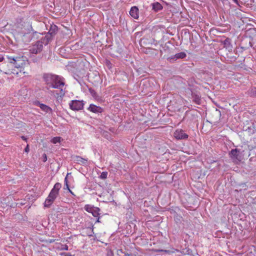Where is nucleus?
<instances>
[{
    "instance_id": "nucleus-19",
    "label": "nucleus",
    "mask_w": 256,
    "mask_h": 256,
    "mask_svg": "<svg viewBox=\"0 0 256 256\" xmlns=\"http://www.w3.org/2000/svg\"><path fill=\"white\" fill-rule=\"evenodd\" d=\"M16 24L17 25V27L22 28V26H24L26 24L24 22V18L22 16H19L16 18Z\"/></svg>"
},
{
    "instance_id": "nucleus-21",
    "label": "nucleus",
    "mask_w": 256,
    "mask_h": 256,
    "mask_svg": "<svg viewBox=\"0 0 256 256\" xmlns=\"http://www.w3.org/2000/svg\"><path fill=\"white\" fill-rule=\"evenodd\" d=\"M100 209L98 207H96L94 209L92 210V212L91 214L94 217H98L100 214Z\"/></svg>"
},
{
    "instance_id": "nucleus-9",
    "label": "nucleus",
    "mask_w": 256,
    "mask_h": 256,
    "mask_svg": "<svg viewBox=\"0 0 256 256\" xmlns=\"http://www.w3.org/2000/svg\"><path fill=\"white\" fill-rule=\"evenodd\" d=\"M62 88L63 87H60V88H58L60 90V92H58L57 90H50L49 93L52 96H54L57 99V100H62V97L65 94V90Z\"/></svg>"
},
{
    "instance_id": "nucleus-15",
    "label": "nucleus",
    "mask_w": 256,
    "mask_h": 256,
    "mask_svg": "<svg viewBox=\"0 0 256 256\" xmlns=\"http://www.w3.org/2000/svg\"><path fill=\"white\" fill-rule=\"evenodd\" d=\"M38 106H39L42 110L46 113H52V108L45 104H41L40 102H38Z\"/></svg>"
},
{
    "instance_id": "nucleus-27",
    "label": "nucleus",
    "mask_w": 256,
    "mask_h": 256,
    "mask_svg": "<svg viewBox=\"0 0 256 256\" xmlns=\"http://www.w3.org/2000/svg\"><path fill=\"white\" fill-rule=\"evenodd\" d=\"M250 96H256V88H252L249 92Z\"/></svg>"
},
{
    "instance_id": "nucleus-42",
    "label": "nucleus",
    "mask_w": 256,
    "mask_h": 256,
    "mask_svg": "<svg viewBox=\"0 0 256 256\" xmlns=\"http://www.w3.org/2000/svg\"><path fill=\"white\" fill-rule=\"evenodd\" d=\"M21 138L23 140H26V138L24 136H22Z\"/></svg>"
},
{
    "instance_id": "nucleus-24",
    "label": "nucleus",
    "mask_w": 256,
    "mask_h": 256,
    "mask_svg": "<svg viewBox=\"0 0 256 256\" xmlns=\"http://www.w3.org/2000/svg\"><path fill=\"white\" fill-rule=\"evenodd\" d=\"M88 91L90 94L94 98H96L98 96L95 90L92 88H88Z\"/></svg>"
},
{
    "instance_id": "nucleus-45",
    "label": "nucleus",
    "mask_w": 256,
    "mask_h": 256,
    "mask_svg": "<svg viewBox=\"0 0 256 256\" xmlns=\"http://www.w3.org/2000/svg\"><path fill=\"white\" fill-rule=\"evenodd\" d=\"M251 154H252V153H251V152H250V153L249 154H248V156H250L251 155Z\"/></svg>"
},
{
    "instance_id": "nucleus-33",
    "label": "nucleus",
    "mask_w": 256,
    "mask_h": 256,
    "mask_svg": "<svg viewBox=\"0 0 256 256\" xmlns=\"http://www.w3.org/2000/svg\"><path fill=\"white\" fill-rule=\"evenodd\" d=\"M124 256H136L135 254H128L127 252H124Z\"/></svg>"
},
{
    "instance_id": "nucleus-43",
    "label": "nucleus",
    "mask_w": 256,
    "mask_h": 256,
    "mask_svg": "<svg viewBox=\"0 0 256 256\" xmlns=\"http://www.w3.org/2000/svg\"><path fill=\"white\" fill-rule=\"evenodd\" d=\"M4 58L3 57H2V58H0V62L2 61V60H4Z\"/></svg>"
},
{
    "instance_id": "nucleus-37",
    "label": "nucleus",
    "mask_w": 256,
    "mask_h": 256,
    "mask_svg": "<svg viewBox=\"0 0 256 256\" xmlns=\"http://www.w3.org/2000/svg\"><path fill=\"white\" fill-rule=\"evenodd\" d=\"M30 150L28 145V144L24 148V152H28Z\"/></svg>"
},
{
    "instance_id": "nucleus-16",
    "label": "nucleus",
    "mask_w": 256,
    "mask_h": 256,
    "mask_svg": "<svg viewBox=\"0 0 256 256\" xmlns=\"http://www.w3.org/2000/svg\"><path fill=\"white\" fill-rule=\"evenodd\" d=\"M74 160L76 161V163L78 164L83 166L87 165L88 163V159L82 158L80 156H76Z\"/></svg>"
},
{
    "instance_id": "nucleus-39",
    "label": "nucleus",
    "mask_w": 256,
    "mask_h": 256,
    "mask_svg": "<svg viewBox=\"0 0 256 256\" xmlns=\"http://www.w3.org/2000/svg\"><path fill=\"white\" fill-rule=\"evenodd\" d=\"M98 218L96 222H100V217L98 216V217H97Z\"/></svg>"
},
{
    "instance_id": "nucleus-29",
    "label": "nucleus",
    "mask_w": 256,
    "mask_h": 256,
    "mask_svg": "<svg viewBox=\"0 0 256 256\" xmlns=\"http://www.w3.org/2000/svg\"><path fill=\"white\" fill-rule=\"evenodd\" d=\"M228 58L229 59L228 60L230 61V63H232L236 62L238 58L236 56H230Z\"/></svg>"
},
{
    "instance_id": "nucleus-31",
    "label": "nucleus",
    "mask_w": 256,
    "mask_h": 256,
    "mask_svg": "<svg viewBox=\"0 0 256 256\" xmlns=\"http://www.w3.org/2000/svg\"><path fill=\"white\" fill-rule=\"evenodd\" d=\"M106 256H114V254L111 250H108L106 253Z\"/></svg>"
},
{
    "instance_id": "nucleus-8",
    "label": "nucleus",
    "mask_w": 256,
    "mask_h": 256,
    "mask_svg": "<svg viewBox=\"0 0 256 256\" xmlns=\"http://www.w3.org/2000/svg\"><path fill=\"white\" fill-rule=\"evenodd\" d=\"M28 26H29V28H28V32H26L24 30H22V32L23 34L22 35V40L26 42H30L32 38H31V36L32 34L30 33L32 32V33L36 34V32H34L32 30V28L31 25H30L28 24Z\"/></svg>"
},
{
    "instance_id": "nucleus-7",
    "label": "nucleus",
    "mask_w": 256,
    "mask_h": 256,
    "mask_svg": "<svg viewBox=\"0 0 256 256\" xmlns=\"http://www.w3.org/2000/svg\"><path fill=\"white\" fill-rule=\"evenodd\" d=\"M58 32V27L55 24H51L48 34L43 37L46 40V43L49 42Z\"/></svg>"
},
{
    "instance_id": "nucleus-25",
    "label": "nucleus",
    "mask_w": 256,
    "mask_h": 256,
    "mask_svg": "<svg viewBox=\"0 0 256 256\" xmlns=\"http://www.w3.org/2000/svg\"><path fill=\"white\" fill-rule=\"evenodd\" d=\"M70 174L71 173H68L66 174V176L64 178V190H69V188H70L69 185L68 184V174Z\"/></svg>"
},
{
    "instance_id": "nucleus-40",
    "label": "nucleus",
    "mask_w": 256,
    "mask_h": 256,
    "mask_svg": "<svg viewBox=\"0 0 256 256\" xmlns=\"http://www.w3.org/2000/svg\"><path fill=\"white\" fill-rule=\"evenodd\" d=\"M68 190L69 192H70L72 195L75 196L74 192L70 190V188H69V190Z\"/></svg>"
},
{
    "instance_id": "nucleus-3",
    "label": "nucleus",
    "mask_w": 256,
    "mask_h": 256,
    "mask_svg": "<svg viewBox=\"0 0 256 256\" xmlns=\"http://www.w3.org/2000/svg\"><path fill=\"white\" fill-rule=\"evenodd\" d=\"M244 152V150L240 148L232 149L228 152V156L234 162L238 164L242 160Z\"/></svg>"
},
{
    "instance_id": "nucleus-41",
    "label": "nucleus",
    "mask_w": 256,
    "mask_h": 256,
    "mask_svg": "<svg viewBox=\"0 0 256 256\" xmlns=\"http://www.w3.org/2000/svg\"><path fill=\"white\" fill-rule=\"evenodd\" d=\"M234 3L237 4L238 5H239L238 0H232Z\"/></svg>"
},
{
    "instance_id": "nucleus-26",
    "label": "nucleus",
    "mask_w": 256,
    "mask_h": 256,
    "mask_svg": "<svg viewBox=\"0 0 256 256\" xmlns=\"http://www.w3.org/2000/svg\"><path fill=\"white\" fill-rule=\"evenodd\" d=\"M61 138L60 136H56L53 138L51 142L54 144H56L58 142H60Z\"/></svg>"
},
{
    "instance_id": "nucleus-46",
    "label": "nucleus",
    "mask_w": 256,
    "mask_h": 256,
    "mask_svg": "<svg viewBox=\"0 0 256 256\" xmlns=\"http://www.w3.org/2000/svg\"><path fill=\"white\" fill-rule=\"evenodd\" d=\"M220 115V112L219 111Z\"/></svg>"
},
{
    "instance_id": "nucleus-11",
    "label": "nucleus",
    "mask_w": 256,
    "mask_h": 256,
    "mask_svg": "<svg viewBox=\"0 0 256 256\" xmlns=\"http://www.w3.org/2000/svg\"><path fill=\"white\" fill-rule=\"evenodd\" d=\"M188 90L190 91L192 97L193 98V102L196 104H201V96L200 93L192 89Z\"/></svg>"
},
{
    "instance_id": "nucleus-4",
    "label": "nucleus",
    "mask_w": 256,
    "mask_h": 256,
    "mask_svg": "<svg viewBox=\"0 0 256 256\" xmlns=\"http://www.w3.org/2000/svg\"><path fill=\"white\" fill-rule=\"evenodd\" d=\"M48 42L46 43V40L42 38L40 40L36 42L34 44L29 46L28 50L31 54H38L40 53L43 49V44L47 45Z\"/></svg>"
},
{
    "instance_id": "nucleus-12",
    "label": "nucleus",
    "mask_w": 256,
    "mask_h": 256,
    "mask_svg": "<svg viewBox=\"0 0 256 256\" xmlns=\"http://www.w3.org/2000/svg\"><path fill=\"white\" fill-rule=\"evenodd\" d=\"M186 54L184 52H180L168 57V60L170 62H173L178 59L184 58L186 57Z\"/></svg>"
},
{
    "instance_id": "nucleus-6",
    "label": "nucleus",
    "mask_w": 256,
    "mask_h": 256,
    "mask_svg": "<svg viewBox=\"0 0 256 256\" xmlns=\"http://www.w3.org/2000/svg\"><path fill=\"white\" fill-rule=\"evenodd\" d=\"M84 105V100H72L69 103L70 108L74 111H78L83 109Z\"/></svg>"
},
{
    "instance_id": "nucleus-28",
    "label": "nucleus",
    "mask_w": 256,
    "mask_h": 256,
    "mask_svg": "<svg viewBox=\"0 0 256 256\" xmlns=\"http://www.w3.org/2000/svg\"><path fill=\"white\" fill-rule=\"evenodd\" d=\"M108 174V173L107 172H103L101 173L100 178L102 180L106 179L107 178Z\"/></svg>"
},
{
    "instance_id": "nucleus-17",
    "label": "nucleus",
    "mask_w": 256,
    "mask_h": 256,
    "mask_svg": "<svg viewBox=\"0 0 256 256\" xmlns=\"http://www.w3.org/2000/svg\"><path fill=\"white\" fill-rule=\"evenodd\" d=\"M152 10L155 12H158L163 8L162 5L158 2H154L151 4Z\"/></svg>"
},
{
    "instance_id": "nucleus-22",
    "label": "nucleus",
    "mask_w": 256,
    "mask_h": 256,
    "mask_svg": "<svg viewBox=\"0 0 256 256\" xmlns=\"http://www.w3.org/2000/svg\"><path fill=\"white\" fill-rule=\"evenodd\" d=\"M182 216L178 214L177 213H176L174 216V221L177 224H180L182 223Z\"/></svg>"
},
{
    "instance_id": "nucleus-14",
    "label": "nucleus",
    "mask_w": 256,
    "mask_h": 256,
    "mask_svg": "<svg viewBox=\"0 0 256 256\" xmlns=\"http://www.w3.org/2000/svg\"><path fill=\"white\" fill-rule=\"evenodd\" d=\"M88 110L96 114L101 113L103 111V109L101 107L96 106L93 104H90L88 108Z\"/></svg>"
},
{
    "instance_id": "nucleus-34",
    "label": "nucleus",
    "mask_w": 256,
    "mask_h": 256,
    "mask_svg": "<svg viewBox=\"0 0 256 256\" xmlns=\"http://www.w3.org/2000/svg\"><path fill=\"white\" fill-rule=\"evenodd\" d=\"M256 158L255 157V156H252L250 158L249 160L250 162H254V161H256Z\"/></svg>"
},
{
    "instance_id": "nucleus-44",
    "label": "nucleus",
    "mask_w": 256,
    "mask_h": 256,
    "mask_svg": "<svg viewBox=\"0 0 256 256\" xmlns=\"http://www.w3.org/2000/svg\"><path fill=\"white\" fill-rule=\"evenodd\" d=\"M67 256H71V254H67Z\"/></svg>"
},
{
    "instance_id": "nucleus-2",
    "label": "nucleus",
    "mask_w": 256,
    "mask_h": 256,
    "mask_svg": "<svg viewBox=\"0 0 256 256\" xmlns=\"http://www.w3.org/2000/svg\"><path fill=\"white\" fill-rule=\"evenodd\" d=\"M62 187V184L56 182L50 190L48 196L44 202V207L50 208L59 194V191Z\"/></svg>"
},
{
    "instance_id": "nucleus-1",
    "label": "nucleus",
    "mask_w": 256,
    "mask_h": 256,
    "mask_svg": "<svg viewBox=\"0 0 256 256\" xmlns=\"http://www.w3.org/2000/svg\"><path fill=\"white\" fill-rule=\"evenodd\" d=\"M42 79L45 84L47 85L46 88H58L64 87L65 84L64 78L58 75L44 73L42 74Z\"/></svg>"
},
{
    "instance_id": "nucleus-35",
    "label": "nucleus",
    "mask_w": 256,
    "mask_h": 256,
    "mask_svg": "<svg viewBox=\"0 0 256 256\" xmlns=\"http://www.w3.org/2000/svg\"><path fill=\"white\" fill-rule=\"evenodd\" d=\"M68 246L66 244H64V245L62 246V249L63 250H68Z\"/></svg>"
},
{
    "instance_id": "nucleus-13",
    "label": "nucleus",
    "mask_w": 256,
    "mask_h": 256,
    "mask_svg": "<svg viewBox=\"0 0 256 256\" xmlns=\"http://www.w3.org/2000/svg\"><path fill=\"white\" fill-rule=\"evenodd\" d=\"M130 14L134 19H138L139 17V10L137 6H132L130 11Z\"/></svg>"
},
{
    "instance_id": "nucleus-36",
    "label": "nucleus",
    "mask_w": 256,
    "mask_h": 256,
    "mask_svg": "<svg viewBox=\"0 0 256 256\" xmlns=\"http://www.w3.org/2000/svg\"><path fill=\"white\" fill-rule=\"evenodd\" d=\"M42 158H43V161L44 162H46V160H47V157H46V154H42Z\"/></svg>"
},
{
    "instance_id": "nucleus-38",
    "label": "nucleus",
    "mask_w": 256,
    "mask_h": 256,
    "mask_svg": "<svg viewBox=\"0 0 256 256\" xmlns=\"http://www.w3.org/2000/svg\"><path fill=\"white\" fill-rule=\"evenodd\" d=\"M240 186H242V187H245L246 186V183H242L241 184H240Z\"/></svg>"
},
{
    "instance_id": "nucleus-10",
    "label": "nucleus",
    "mask_w": 256,
    "mask_h": 256,
    "mask_svg": "<svg viewBox=\"0 0 256 256\" xmlns=\"http://www.w3.org/2000/svg\"><path fill=\"white\" fill-rule=\"evenodd\" d=\"M174 136L177 140H186L188 138V134L182 129L176 130L174 132Z\"/></svg>"
},
{
    "instance_id": "nucleus-20",
    "label": "nucleus",
    "mask_w": 256,
    "mask_h": 256,
    "mask_svg": "<svg viewBox=\"0 0 256 256\" xmlns=\"http://www.w3.org/2000/svg\"><path fill=\"white\" fill-rule=\"evenodd\" d=\"M224 47L229 50H232V45L230 43V40L229 38H226L223 42Z\"/></svg>"
},
{
    "instance_id": "nucleus-5",
    "label": "nucleus",
    "mask_w": 256,
    "mask_h": 256,
    "mask_svg": "<svg viewBox=\"0 0 256 256\" xmlns=\"http://www.w3.org/2000/svg\"><path fill=\"white\" fill-rule=\"evenodd\" d=\"M7 58L10 62L14 66L18 68H22L25 65V62L23 60L22 57H12L7 56Z\"/></svg>"
},
{
    "instance_id": "nucleus-32",
    "label": "nucleus",
    "mask_w": 256,
    "mask_h": 256,
    "mask_svg": "<svg viewBox=\"0 0 256 256\" xmlns=\"http://www.w3.org/2000/svg\"><path fill=\"white\" fill-rule=\"evenodd\" d=\"M154 251L156 252H169V250H160V249L156 250Z\"/></svg>"
},
{
    "instance_id": "nucleus-23",
    "label": "nucleus",
    "mask_w": 256,
    "mask_h": 256,
    "mask_svg": "<svg viewBox=\"0 0 256 256\" xmlns=\"http://www.w3.org/2000/svg\"><path fill=\"white\" fill-rule=\"evenodd\" d=\"M96 207L90 204H86L84 206V209L86 211L89 213L92 212V210H93Z\"/></svg>"
},
{
    "instance_id": "nucleus-47",
    "label": "nucleus",
    "mask_w": 256,
    "mask_h": 256,
    "mask_svg": "<svg viewBox=\"0 0 256 256\" xmlns=\"http://www.w3.org/2000/svg\"><path fill=\"white\" fill-rule=\"evenodd\" d=\"M255 156V157L256 158V153L255 154V156Z\"/></svg>"
},
{
    "instance_id": "nucleus-18",
    "label": "nucleus",
    "mask_w": 256,
    "mask_h": 256,
    "mask_svg": "<svg viewBox=\"0 0 256 256\" xmlns=\"http://www.w3.org/2000/svg\"><path fill=\"white\" fill-rule=\"evenodd\" d=\"M244 40L248 42V45L256 50V36L252 38H246Z\"/></svg>"
},
{
    "instance_id": "nucleus-30",
    "label": "nucleus",
    "mask_w": 256,
    "mask_h": 256,
    "mask_svg": "<svg viewBox=\"0 0 256 256\" xmlns=\"http://www.w3.org/2000/svg\"><path fill=\"white\" fill-rule=\"evenodd\" d=\"M189 115H190L192 117V120H196V116L194 114H191L188 111H186V116H188Z\"/></svg>"
}]
</instances>
